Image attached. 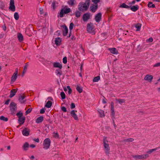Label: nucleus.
<instances>
[{"instance_id":"393cba45","label":"nucleus","mask_w":160,"mask_h":160,"mask_svg":"<svg viewBox=\"0 0 160 160\" xmlns=\"http://www.w3.org/2000/svg\"><path fill=\"white\" fill-rule=\"evenodd\" d=\"M18 38L20 42H21L23 40V35L20 33H18Z\"/></svg>"},{"instance_id":"2f4dec72","label":"nucleus","mask_w":160,"mask_h":160,"mask_svg":"<svg viewBox=\"0 0 160 160\" xmlns=\"http://www.w3.org/2000/svg\"><path fill=\"white\" fill-rule=\"evenodd\" d=\"M75 0H69L68 2V3L70 6H73L74 5V2Z\"/></svg>"},{"instance_id":"b1692460","label":"nucleus","mask_w":160,"mask_h":160,"mask_svg":"<svg viewBox=\"0 0 160 160\" xmlns=\"http://www.w3.org/2000/svg\"><path fill=\"white\" fill-rule=\"evenodd\" d=\"M18 121L20 125L23 124L25 121V117H23L22 118H19Z\"/></svg>"},{"instance_id":"c756f323","label":"nucleus","mask_w":160,"mask_h":160,"mask_svg":"<svg viewBox=\"0 0 160 160\" xmlns=\"http://www.w3.org/2000/svg\"><path fill=\"white\" fill-rule=\"evenodd\" d=\"M148 6L149 8H155V6L154 4H152V2H148Z\"/></svg>"},{"instance_id":"f257e3e1","label":"nucleus","mask_w":160,"mask_h":160,"mask_svg":"<svg viewBox=\"0 0 160 160\" xmlns=\"http://www.w3.org/2000/svg\"><path fill=\"white\" fill-rule=\"evenodd\" d=\"M90 0H86L85 2H80L78 6V9L81 12L87 10L90 5Z\"/></svg>"},{"instance_id":"39448f33","label":"nucleus","mask_w":160,"mask_h":160,"mask_svg":"<svg viewBox=\"0 0 160 160\" xmlns=\"http://www.w3.org/2000/svg\"><path fill=\"white\" fill-rule=\"evenodd\" d=\"M51 144V141L49 138L45 139L43 142V148L45 149H48L50 147Z\"/></svg>"},{"instance_id":"4c0bfd02","label":"nucleus","mask_w":160,"mask_h":160,"mask_svg":"<svg viewBox=\"0 0 160 160\" xmlns=\"http://www.w3.org/2000/svg\"><path fill=\"white\" fill-rule=\"evenodd\" d=\"M134 139L133 138H129L124 139L123 141L125 142H132L134 141Z\"/></svg>"},{"instance_id":"3c124183","label":"nucleus","mask_w":160,"mask_h":160,"mask_svg":"<svg viewBox=\"0 0 160 160\" xmlns=\"http://www.w3.org/2000/svg\"><path fill=\"white\" fill-rule=\"evenodd\" d=\"M32 110V108H30L29 109H28L26 111V114H28L31 112Z\"/></svg>"},{"instance_id":"ea45409f","label":"nucleus","mask_w":160,"mask_h":160,"mask_svg":"<svg viewBox=\"0 0 160 160\" xmlns=\"http://www.w3.org/2000/svg\"><path fill=\"white\" fill-rule=\"evenodd\" d=\"M100 79V77L98 76L95 77L93 80V81L94 82H98Z\"/></svg>"},{"instance_id":"f8f14e48","label":"nucleus","mask_w":160,"mask_h":160,"mask_svg":"<svg viewBox=\"0 0 160 160\" xmlns=\"http://www.w3.org/2000/svg\"><path fill=\"white\" fill-rule=\"evenodd\" d=\"M22 134L25 136H28L30 133V130L28 128H25L22 131Z\"/></svg>"},{"instance_id":"2eb2a0df","label":"nucleus","mask_w":160,"mask_h":160,"mask_svg":"<svg viewBox=\"0 0 160 160\" xmlns=\"http://www.w3.org/2000/svg\"><path fill=\"white\" fill-rule=\"evenodd\" d=\"M18 88H15L12 89L10 91V93L9 95V97L11 98L13 97L16 94L18 91Z\"/></svg>"},{"instance_id":"72a5a7b5","label":"nucleus","mask_w":160,"mask_h":160,"mask_svg":"<svg viewBox=\"0 0 160 160\" xmlns=\"http://www.w3.org/2000/svg\"><path fill=\"white\" fill-rule=\"evenodd\" d=\"M9 9L13 12L15 10V7L14 4H10Z\"/></svg>"},{"instance_id":"f704fd0d","label":"nucleus","mask_w":160,"mask_h":160,"mask_svg":"<svg viewBox=\"0 0 160 160\" xmlns=\"http://www.w3.org/2000/svg\"><path fill=\"white\" fill-rule=\"evenodd\" d=\"M141 24L138 23L135 25V27L137 28L136 31H140V30L141 28Z\"/></svg>"},{"instance_id":"864d4df0","label":"nucleus","mask_w":160,"mask_h":160,"mask_svg":"<svg viewBox=\"0 0 160 160\" xmlns=\"http://www.w3.org/2000/svg\"><path fill=\"white\" fill-rule=\"evenodd\" d=\"M61 110L62 111L64 112H67L66 108L65 107H62L61 108Z\"/></svg>"},{"instance_id":"4be33fe9","label":"nucleus","mask_w":160,"mask_h":160,"mask_svg":"<svg viewBox=\"0 0 160 160\" xmlns=\"http://www.w3.org/2000/svg\"><path fill=\"white\" fill-rule=\"evenodd\" d=\"M43 120V117L42 116H40L37 118L36 120V122L37 123H39L42 122Z\"/></svg>"},{"instance_id":"a19ab883","label":"nucleus","mask_w":160,"mask_h":160,"mask_svg":"<svg viewBox=\"0 0 160 160\" xmlns=\"http://www.w3.org/2000/svg\"><path fill=\"white\" fill-rule=\"evenodd\" d=\"M75 14L77 18H79L81 16V12L79 11H77L75 12Z\"/></svg>"},{"instance_id":"6ab92c4d","label":"nucleus","mask_w":160,"mask_h":160,"mask_svg":"<svg viewBox=\"0 0 160 160\" xmlns=\"http://www.w3.org/2000/svg\"><path fill=\"white\" fill-rule=\"evenodd\" d=\"M18 72H15L11 77V82H14L17 79L18 77Z\"/></svg>"},{"instance_id":"58836bf2","label":"nucleus","mask_w":160,"mask_h":160,"mask_svg":"<svg viewBox=\"0 0 160 160\" xmlns=\"http://www.w3.org/2000/svg\"><path fill=\"white\" fill-rule=\"evenodd\" d=\"M157 150H158L157 148H155L154 149H151L147 151V153H148L149 154H150L151 153H152L153 152Z\"/></svg>"},{"instance_id":"c85d7f7f","label":"nucleus","mask_w":160,"mask_h":160,"mask_svg":"<svg viewBox=\"0 0 160 160\" xmlns=\"http://www.w3.org/2000/svg\"><path fill=\"white\" fill-rule=\"evenodd\" d=\"M52 104V102L50 101H48L46 103L45 107L47 108H49L51 107Z\"/></svg>"},{"instance_id":"c9c22d12","label":"nucleus","mask_w":160,"mask_h":160,"mask_svg":"<svg viewBox=\"0 0 160 160\" xmlns=\"http://www.w3.org/2000/svg\"><path fill=\"white\" fill-rule=\"evenodd\" d=\"M58 4V3H56V1H53L52 2L51 6L52 7L53 9V10H54L56 8L57 6L56 5V4Z\"/></svg>"},{"instance_id":"338daca9","label":"nucleus","mask_w":160,"mask_h":160,"mask_svg":"<svg viewBox=\"0 0 160 160\" xmlns=\"http://www.w3.org/2000/svg\"><path fill=\"white\" fill-rule=\"evenodd\" d=\"M30 147L32 148H34L35 147V146L34 145L32 144L30 145Z\"/></svg>"},{"instance_id":"0eeeda50","label":"nucleus","mask_w":160,"mask_h":160,"mask_svg":"<svg viewBox=\"0 0 160 160\" xmlns=\"http://www.w3.org/2000/svg\"><path fill=\"white\" fill-rule=\"evenodd\" d=\"M94 27L91 22L88 23L87 25V30L89 33H92L94 31Z\"/></svg>"},{"instance_id":"69168bd1","label":"nucleus","mask_w":160,"mask_h":160,"mask_svg":"<svg viewBox=\"0 0 160 160\" xmlns=\"http://www.w3.org/2000/svg\"><path fill=\"white\" fill-rule=\"evenodd\" d=\"M34 140L35 142H39V139L38 138H37L36 139H34Z\"/></svg>"},{"instance_id":"7c9ffc66","label":"nucleus","mask_w":160,"mask_h":160,"mask_svg":"<svg viewBox=\"0 0 160 160\" xmlns=\"http://www.w3.org/2000/svg\"><path fill=\"white\" fill-rule=\"evenodd\" d=\"M120 8H130V6H128L125 3H123L122 4H121L119 6Z\"/></svg>"},{"instance_id":"20e7f679","label":"nucleus","mask_w":160,"mask_h":160,"mask_svg":"<svg viewBox=\"0 0 160 160\" xmlns=\"http://www.w3.org/2000/svg\"><path fill=\"white\" fill-rule=\"evenodd\" d=\"M71 10L70 8H62L59 13V16L61 18L63 17L64 14H67L71 12Z\"/></svg>"},{"instance_id":"1a4fd4ad","label":"nucleus","mask_w":160,"mask_h":160,"mask_svg":"<svg viewBox=\"0 0 160 160\" xmlns=\"http://www.w3.org/2000/svg\"><path fill=\"white\" fill-rule=\"evenodd\" d=\"M98 8V5L96 4H93L91 5L90 7V10L92 12H96Z\"/></svg>"},{"instance_id":"473e14b6","label":"nucleus","mask_w":160,"mask_h":160,"mask_svg":"<svg viewBox=\"0 0 160 160\" xmlns=\"http://www.w3.org/2000/svg\"><path fill=\"white\" fill-rule=\"evenodd\" d=\"M98 112L100 114V116L101 118H103L105 116L104 111L102 110H100L98 111Z\"/></svg>"},{"instance_id":"774afa93","label":"nucleus","mask_w":160,"mask_h":160,"mask_svg":"<svg viewBox=\"0 0 160 160\" xmlns=\"http://www.w3.org/2000/svg\"><path fill=\"white\" fill-rule=\"evenodd\" d=\"M2 28H3V30L4 31H5L6 30V26L5 25H4V26H3Z\"/></svg>"},{"instance_id":"f03ea898","label":"nucleus","mask_w":160,"mask_h":160,"mask_svg":"<svg viewBox=\"0 0 160 160\" xmlns=\"http://www.w3.org/2000/svg\"><path fill=\"white\" fill-rule=\"evenodd\" d=\"M103 143L105 153L107 155H109L110 153V147L106 137L103 138Z\"/></svg>"},{"instance_id":"bb28decb","label":"nucleus","mask_w":160,"mask_h":160,"mask_svg":"<svg viewBox=\"0 0 160 160\" xmlns=\"http://www.w3.org/2000/svg\"><path fill=\"white\" fill-rule=\"evenodd\" d=\"M62 69H57L55 71V73L57 75L60 76L62 74V72L61 70Z\"/></svg>"},{"instance_id":"412c9836","label":"nucleus","mask_w":160,"mask_h":160,"mask_svg":"<svg viewBox=\"0 0 160 160\" xmlns=\"http://www.w3.org/2000/svg\"><path fill=\"white\" fill-rule=\"evenodd\" d=\"M62 41L61 39L60 38H56L55 41V44L57 46L60 45L61 44Z\"/></svg>"},{"instance_id":"e2e57ef3","label":"nucleus","mask_w":160,"mask_h":160,"mask_svg":"<svg viewBox=\"0 0 160 160\" xmlns=\"http://www.w3.org/2000/svg\"><path fill=\"white\" fill-rule=\"evenodd\" d=\"M40 12V14H42L43 13V10L42 8H40L39 9Z\"/></svg>"},{"instance_id":"49530a36","label":"nucleus","mask_w":160,"mask_h":160,"mask_svg":"<svg viewBox=\"0 0 160 160\" xmlns=\"http://www.w3.org/2000/svg\"><path fill=\"white\" fill-rule=\"evenodd\" d=\"M60 95L62 99H64L65 98V94L64 92H61L60 93Z\"/></svg>"},{"instance_id":"9b49d317","label":"nucleus","mask_w":160,"mask_h":160,"mask_svg":"<svg viewBox=\"0 0 160 160\" xmlns=\"http://www.w3.org/2000/svg\"><path fill=\"white\" fill-rule=\"evenodd\" d=\"M90 18V14L88 13H85L83 16V20L84 22H86Z\"/></svg>"},{"instance_id":"052dcab7","label":"nucleus","mask_w":160,"mask_h":160,"mask_svg":"<svg viewBox=\"0 0 160 160\" xmlns=\"http://www.w3.org/2000/svg\"><path fill=\"white\" fill-rule=\"evenodd\" d=\"M153 38L152 37L148 39V41L150 42H152L153 41Z\"/></svg>"},{"instance_id":"cd10ccee","label":"nucleus","mask_w":160,"mask_h":160,"mask_svg":"<svg viewBox=\"0 0 160 160\" xmlns=\"http://www.w3.org/2000/svg\"><path fill=\"white\" fill-rule=\"evenodd\" d=\"M68 32V29L66 26H65L64 30L63 31V35L64 36H66Z\"/></svg>"},{"instance_id":"dca6fc26","label":"nucleus","mask_w":160,"mask_h":160,"mask_svg":"<svg viewBox=\"0 0 160 160\" xmlns=\"http://www.w3.org/2000/svg\"><path fill=\"white\" fill-rule=\"evenodd\" d=\"M25 98V96L23 94L19 96L18 100L21 103H24L26 101V100H24Z\"/></svg>"},{"instance_id":"e433bc0d","label":"nucleus","mask_w":160,"mask_h":160,"mask_svg":"<svg viewBox=\"0 0 160 160\" xmlns=\"http://www.w3.org/2000/svg\"><path fill=\"white\" fill-rule=\"evenodd\" d=\"M0 119L1 120H2L5 122L7 121L8 120V118H7L3 116L0 117Z\"/></svg>"},{"instance_id":"a18cd8bd","label":"nucleus","mask_w":160,"mask_h":160,"mask_svg":"<svg viewBox=\"0 0 160 160\" xmlns=\"http://www.w3.org/2000/svg\"><path fill=\"white\" fill-rule=\"evenodd\" d=\"M74 26V24L73 23L71 22L70 23L69 26V30L70 31H71L73 28V27Z\"/></svg>"},{"instance_id":"ddd939ff","label":"nucleus","mask_w":160,"mask_h":160,"mask_svg":"<svg viewBox=\"0 0 160 160\" xmlns=\"http://www.w3.org/2000/svg\"><path fill=\"white\" fill-rule=\"evenodd\" d=\"M77 112V111L73 110L71 111L70 112V114L71 116L74 118L75 120H78V118L77 114L76 113V112Z\"/></svg>"},{"instance_id":"5fc2aeb1","label":"nucleus","mask_w":160,"mask_h":160,"mask_svg":"<svg viewBox=\"0 0 160 160\" xmlns=\"http://www.w3.org/2000/svg\"><path fill=\"white\" fill-rule=\"evenodd\" d=\"M75 107V105L74 103H72L71 105V108L72 109L74 108Z\"/></svg>"},{"instance_id":"0e129e2a","label":"nucleus","mask_w":160,"mask_h":160,"mask_svg":"<svg viewBox=\"0 0 160 160\" xmlns=\"http://www.w3.org/2000/svg\"><path fill=\"white\" fill-rule=\"evenodd\" d=\"M10 102V100L9 99H8L5 102V104L6 105H8L9 104V102Z\"/></svg>"},{"instance_id":"603ef678","label":"nucleus","mask_w":160,"mask_h":160,"mask_svg":"<svg viewBox=\"0 0 160 160\" xmlns=\"http://www.w3.org/2000/svg\"><path fill=\"white\" fill-rule=\"evenodd\" d=\"M92 1L94 3V4H98L97 3L100 2V0H92Z\"/></svg>"},{"instance_id":"09e8293b","label":"nucleus","mask_w":160,"mask_h":160,"mask_svg":"<svg viewBox=\"0 0 160 160\" xmlns=\"http://www.w3.org/2000/svg\"><path fill=\"white\" fill-rule=\"evenodd\" d=\"M67 88L68 90V94H70L72 92V89L69 86H67Z\"/></svg>"},{"instance_id":"de8ad7c7","label":"nucleus","mask_w":160,"mask_h":160,"mask_svg":"<svg viewBox=\"0 0 160 160\" xmlns=\"http://www.w3.org/2000/svg\"><path fill=\"white\" fill-rule=\"evenodd\" d=\"M53 136L55 138H59V135L57 132H54Z\"/></svg>"},{"instance_id":"6e6552de","label":"nucleus","mask_w":160,"mask_h":160,"mask_svg":"<svg viewBox=\"0 0 160 160\" xmlns=\"http://www.w3.org/2000/svg\"><path fill=\"white\" fill-rule=\"evenodd\" d=\"M111 115L112 119L115 118V112L114 110V103L113 102H111Z\"/></svg>"},{"instance_id":"8fccbe9b","label":"nucleus","mask_w":160,"mask_h":160,"mask_svg":"<svg viewBox=\"0 0 160 160\" xmlns=\"http://www.w3.org/2000/svg\"><path fill=\"white\" fill-rule=\"evenodd\" d=\"M64 64H66L67 63V58L66 57H64L62 60Z\"/></svg>"},{"instance_id":"4d7b16f0","label":"nucleus","mask_w":160,"mask_h":160,"mask_svg":"<svg viewBox=\"0 0 160 160\" xmlns=\"http://www.w3.org/2000/svg\"><path fill=\"white\" fill-rule=\"evenodd\" d=\"M115 118H114L113 119H112V123H113V125L114 126V128L116 129V128L117 127V126H116V125L115 124V121H114Z\"/></svg>"},{"instance_id":"6e6d98bb","label":"nucleus","mask_w":160,"mask_h":160,"mask_svg":"<svg viewBox=\"0 0 160 160\" xmlns=\"http://www.w3.org/2000/svg\"><path fill=\"white\" fill-rule=\"evenodd\" d=\"M45 112V109L42 108L41 109L40 111V113L41 114H43Z\"/></svg>"},{"instance_id":"5701e85b","label":"nucleus","mask_w":160,"mask_h":160,"mask_svg":"<svg viewBox=\"0 0 160 160\" xmlns=\"http://www.w3.org/2000/svg\"><path fill=\"white\" fill-rule=\"evenodd\" d=\"M29 145L27 142H26L22 146V148L24 150L27 151L28 150Z\"/></svg>"},{"instance_id":"423d86ee","label":"nucleus","mask_w":160,"mask_h":160,"mask_svg":"<svg viewBox=\"0 0 160 160\" xmlns=\"http://www.w3.org/2000/svg\"><path fill=\"white\" fill-rule=\"evenodd\" d=\"M132 157L136 159H146L149 157V155L148 154H146L145 155H132Z\"/></svg>"},{"instance_id":"79ce46f5","label":"nucleus","mask_w":160,"mask_h":160,"mask_svg":"<svg viewBox=\"0 0 160 160\" xmlns=\"http://www.w3.org/2000/svg\"><path fill=\"white\" fill-rule=\"evenodd\" d=\"M14 17L16 20H18L19 18L18 13L17 12H15L14 14Z\"/></svg>"},{"instance_id":"4468645a","label":"nucleus","mask_w":160,"mask_h":160,"mask_svg":"<svg viewBox=\"0 0 160 160\" xmlns=\"http://www.w3.org/2000/svg\"><path fill=\"white\" fill-rule=\"evenodd\" d=\"M153 78V77L152 75L148 74L145 76L144 79L149 82H151Z\"/></svg>"},{"instance_id":"a211bd4d","label":"nucleus","mask_w":160,"mask_h":160,"mask_svg":"<svg viewBox=\"0 0 160 160\" xmlns=\"http://www.w3.org/2000/svg\"><path fill=\"white\" fill-rule=\"evenodd\" d=\"M110 52L114 54H118V51L115 48H110L108 49Z\"/></svg>"},{"instance_id":"9d476101","label":"nucleus","mask_w":160,"mask_h":160,"mask_svg":"<svg viewBox=\"0 0 160 160\" xmlns=\"http://www.w3.org/2000/svg\"><path fill=\"white\" fill-rule=\"evenodd\" d=\"M102 14L100 12L98 13L95 16V19L97 22H100L101 20Z\"/></svg>"},{"instance_id":"680f3d73","label":"nucleus","mask_w":160,"mask_h":160,"mask_svg":"<svg viewBox=\"0 0 160 160\" xmlns=\"http://www.w3.org/2000/svg\"><path fill=\"white\" fill-rule=\"evenodd\" d=\"M10 4H14V0H10Z\"/></svg>"},{"instance_id":"bf43d9fd","label":"nucleus","mask_w":160,"mask_h":160,"mask_svg":"<svg viewBox=\"0 0 160 160\" xmlns=\"http://www.w3.org/2000/svg\"><path fill=\"white\" fill-rule=\"evenodd\" d=\"M160 66V62H158L154 64L153 66L154 67H158Z\"/></svg>"},{"instance_id":"a878e982","label":"nucleus","mask_w":160,"mask_h":160,"mask_svg":"<svg viewBox=\"0 0 160 160\" xmlns=\"http://www.w3.org/2000/svg\"><path fill=\"white\" fill-rule=\"evenodd\" d=\"M115 100L120 104L122 105V103L125 102V100L124 99L120 98H115Z\"/></svg>"},{"instance_id":"c03bdc74","label":"nucleus","mask_w":160,"mask_h":160,"mask_svg":"<svg viewBox=\"0 0 160 160\" xmlns=\"http://www.w3.org/2000/svg\"><path fill=\"white\" fill-rule=\"evenodd\" d=\"M76 89L79 93H81L82 92V88L78 86L77 87Z\"/></svg>"},{"instance_id":"7ed1b4c3","label":"nucleus","mask_w":160,"mask_h":160,"mask_svg":"<svg viewBox=\"0 0 160 160\" xmlns=\"http://www.w3.org/2000/svg\"><path fill=\"white\" fill-rule=\"evenodd\" d=\"M17 109L16 104L14 102H11L10 104V110L12 115L15 114Z\"/></svg>"},{"instance_id":"f3484780","label":"nucleus","mask_w":160,"mask_h":160,"mask_svg":"<svg viewBox=\"0 0 160 160\" xmlns=\"http://www.w3.org/2000/svg\"><path fill=\"white\" fill-rule=\"evenodd\" d=\"M53 67L54 68H58L60 69H62V65L60 64L59 62H54L53 63Z\"/></svg>"},{"instance_id":"13d9d810","label":"nucleus","mask_w":160,"mask_h":160,"mask_svg":"<svg viewBox=\"0 0 160 160\" xmlns=\"http://www.w3.org/2000/svg\"><path fill=\"white\" fill-rule=\"evenodd\" d=\"M28 65V62H27L26 63L24 67V69L27 70Z\"/></svg>"},{"instance_id":"37998d69","label":"nucleus","mask_w":160,"mask_h":160,"mask_svg":"<svg viewBox=\"0 0 160 160\" xmlns=\"http://www.w3.org/2000/svg\"><path fill=\"white\" fill-rule=\"evenodd\" d=\"M16 115H17V116L18 117V118H22V117H22L23 113H22L21 112H18L16 114Z\"/></svg>"},{"instance_id":"aec40b11","label":"nucleus","mask_w":160,"mask_h":160,"mask_svg":"<svg viewBox=\"0 0 160 160\" xmlns=\"http://www.w3.org/2000/svg\"><path fill=\"white\" fill-rule=\"evenodd\" d=\"M130 9L133 12H136L138 10L139 8V6L138 5L132 6L130 8Z\"/></svg>"}]
</instances>
